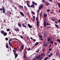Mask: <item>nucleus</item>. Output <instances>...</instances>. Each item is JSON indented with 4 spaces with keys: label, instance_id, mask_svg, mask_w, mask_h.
<instances>
[{
    "label": "nucleus",
    "instance_id": "nucleus-29",
    "mask_svg": "<svg viewBox=\"0 0 60 60\" xmlns=\"http://www.w3.org/2000/svg\"><path fill=\"white\" fill-rule=\"evenodd\" d=\"M19 6H20V7H19L20 8H23V7L21 5H20Z\"/></svg>",
    "mask_w": 60,
    "mask_h": 60
},
{
    "label": "nucleus",
    "instance_id": "nucleus-64",
    "mask_svg": "<svg viewBox=\"0 0 60 60\" xmlns=\"http://www.w3.org/2000/svg\"><path fill=\"white\" fill-rule=\"evenodd\" d=\"M49 57H51V55H49Z\"/></svg>",
    "mask_w": 60,
    "mask_h": 60
},
{
    "label": "nucleus",
    "instance_id": "nucleus-35",
    "mask_svg": "<svg viewBox=\"0 0 60 60\" xmlns=\"http://www.w3.org/2000/svg\"><path fill=\"white\" fill-rule=\"evenodd\" d=\"M5 39L6 41H7L8 40V38H5Z\"/></svg>",
    "mask_w": 60,
    "mask_h": 60
},
{
    "label": "nucleus",
    "instance_id": "nucleus-62",
    "mask_svg": "<svg viewBox=\"0 0 60 60\" xmlns=\"http://www.w3.org/2000/svg\"><path fill=\"white\" fill-rule=\"evenodd\" d=\"M30 38L31 39V40H33V38H32L31 37H30Z\"/></svg>",
    "mask_w": 60,
    "mask_h": 60
},
{
    "label": "nucleus",
    "instance_id": "nucleus-49",
    "mask_svg": "<svg viewBox=\"0 0 60 60\" xmlns=\"http://www.w3.org/2000/svg\"><path fill=\"white\" fill-rule=\"evenodd\" d=\"M36 21H38V17H37L36 18Z\"/></svg>",
    "mask_w": 60,
    "mask_h": 60
},
{
    "label": "nucleus",
    "instance_id": "nucleus-40",
    "mask_svg": "<svg viewBox=\"0 0 60 60\" xmlns=\"http://www.w3.org/2000/svg\"><path fill=\"white\" fill-rule=\"evenodd\" d=\"M39 37H40V38H41V39L42 38V36H41V35H40L39 36Z\"/></svg>",
    "mask_w": 60,
    "mask_h": 60
},
{
    "label": "nucleus",
    "instance_id": "nucleus-6",
    "mask_svg": "<svg viewBox=\"0 0 60 60\" xmlns=\"http://www.w3.org/2000/svg\"><path fill=\"white\" fill-rule=\"evenodd\" d=\"M42 8H43V6L40 5L38 9L39 10H40L41 9H42Z\"/></svg>",
    "mask_w": 60,
    "mask_h": 60
},
{
    "label": "nucleus",
    "instance_id": "nucleus-46",
    "mask_svg": "<svg viewBox=\"0 0 60 60\" xmlns=\"http://www.w3.org/2000/svg\"><path fill=\"white\" fill-rule=\"evenodd\" d=\"M24 58H26V54H25L24 55Z\"/></svg>",
    "mask_w": 60,
    "mask_h": 60
},
{
    "label": "nucleus",
    "instance_id": "nucleus-53",
    "mask_svg": "<svg viewBox=\"0 0 60 60\" xmlns=\"http://www.w3.org/2000/svg\"><path fill=\"white\" fill-rule=\"evenodd\" d=\"M55 24H57V23H58V22H55Z\"/></svg>",
    "mask_w": 60,
    "mask_h": 60
},
{
    "label": "nucleus",
    "instance_id": "nucleus-5",
    "mask_svg": "<svg viewBox=\"0 0 60 60\" xmlns=\"http://www.w3.org/2000/svg\"><path fill=\"white\" fill-rule=\"evenodd\" d=\"M14 54L15 56V58H17V57L18 56V54L17 53H15V52H14Z\"/></svg>",
    "mask_w": 60,
    "mask_h": 60
},
{
    "label": "nucleus",
    "instance_id": "nucleus-51",
    "mask_svg": "<svg viewBox=\"0 0 60 60\" xmlns=\"http://www.w3.org/2000/svg\"><path fill=\"white\" fill-rule=\"evenodd\" d=\"M20 37L21 38H22V39H23V37L22 36H20Z\"/></svg>",
    "mask_w": 60,
    "mask_h": 60
},
{
    "label": "nucleus",
    "instance_id": "nucleus-41",
    "mask_svg": "<svg viewBox=\"0 0 60 60\" xmlns=\"http://www.w3.org/2000/svg\"><path fill=\"white\" fill-rule=\"evenodd\" d=\"M7 30L8 32V31H10V30L8 29H7Z\"/></svg>",
    "mask_w": 60,
    "mask_h": 60
},
{
    "label": "nucleus",
    "instance_id": "nucleus-4",
    "mask_svg": "<svg viewBox=\"0 0 60 60\" xmlns=\"http://www.w3.org/2000/svg\"><path fill=\"white\" fill-rule=\"evenodd\" d=\"M41 57H42L41 55H40L36 57L35 58L37 59H38L39 58H41Z\"/></svg>",
    "mask_w": 60,
    "mask_h": 60
},
{
    "label": "nucleus",
    "instance_id": "nucleus-48",
    "mask_svg": "<svg viewBox=\"0 0 60 60\" xmlns=\"http://www.w3.org/2000/svg\"><path fill=\"white\" fill-rule=\"evenodd\" d=\"M50 43H51L52 44H53V41H51L50 42Z\"/></svg>",
    "mask_w": 60,
    "mask_h": 60
},
{
    "label": "nucleus",
    "instance_id": "nucleus-11",
    "mask_svg": "<svg viewBox=\"0 0 60 60\" xmlns=\"http://www.w3.org/2000/svg\"><path fill=\"white\" fill-rule=\"evenodd\" d=\"M42 12H41L39 14V17L41 18L42 17Z\"/></svg>",
    "mask_w": 60,
    "mask_h": 60
},
{
    "label": "nucleus",
    "instance_id": "nucleus-2",
    "mask_svg": "<svg viewBox=\"0 0 60 60\" xmlns=\"http://www.w3.org/2000/svg\"><path fill=\"white\" fill-rule=\"evenodd\" d=\"M0 33H1V34H3L4 36H6V35H7V33L4 32V30H1Z\"/></svg>",
    "mask_w": 60,
    "mask_h": 60
},
{
    "label": "nucleus",
    "instance_id": "nucleus-45",
    "mask_svg": "<svg viewBox=\"0 0 60 60\" xmlns=\"http://www.w3.org/2000/svg\"><path fill=\"white\" fill-rule=\"evenodd\" d=\"M58 56V54L57 53H56V56Z\"/></svg>",
    "mask_w": 60,
    "mask_h": 60
},
{
    "label": "nucleus",
    "instance_id": "nucleus-36",
    "mask_svg": "<svg viewBox=\"0 0 60 60\" xmlns=\"http://www.w3.org/2000/svg\"><path fill=\"white\" fill-rule=\"evenodd\" d=\"M45 0H42L41 1V2L42 3H44V2H45Z\"/></svg>",
    "mask_w": 60,
    "mask_h": 60
},
{
    "label": "nucleus",
    "instance_id": "nucleus-52",
    "mask_svg": "<svg viewBox=\"0 0 60 60\" xmlns=\"http://www.w3.org/2000/svg\"><path fill=\"white\" fill-rule=\"evenodd\" d=\"M55 45H57V43L55 42L54 43Z\"/></svg>",
    "mask_w": 60,
    "mask_h": 60
},
{
    "label": "nucleus",
    "instance_id": "nucleus-14",
    "mask_svg": "<svg viewBox=\"0 0 60 60\" xmlns=\"http://www.w3.org/2000/svg\"><path fill=\"white\" fill-rule=\"evenodd\" d=\"M22 25L23 27H25V28H26V25H24V24H22Z\"/></svg>",
    "mask_w": 60,
    "mask_h": 60
},
{
    "label": "nucleus",
    "instance_id": "nucleus-27",
    "mask_svg": "<svg viewBox=\"0 0 60 60\" xmlns=\"http://www.w3.org/2000/svg\"><path fill=\"white\" fill-rule=\"evenodd\" d=\"M24 54H26V50H25L24 52Z\"/></svg>",
    "mask_w": 60,
    "mask_h": 60
},
{
    "label": "nucleus",
    "instance_id": "nucleus-12",
    "mask_svg": "<svg viewBox=\"0 0 60 60\" xmlns=\"http://www.w3.org/2000/svg\"><path fill=\"white\" fill-rule=\"evenodd\" d=\"M49 4H50V3L48 2H47L45 3L46 5V6H49Z\"/></svg>",
    "mask_w": 60,
    "mask_h": 60
},
{
    "label": "nucleus",
    "instance_id": "nucleus-16",
    "mask_svg": "<svg viewBox=\"0 0 60 60\" xmlns=\"http://www.w3.org/2000/svg\"><path fill=\"white\" fill-rule=\"evenodd\" d=\"M39 42H37L35 44V46H37L38 45H39Z\"/></svg>",
    "mask_w": 60,
    "mask_h": 60
},
{
    "label": "nucleus",
    "instance_id": "nucleus-9",
    "mask_svg": "<svg viewBox=\"0 0 60 60\" xmlns=\"http://www.w3.org/2000/svg\"><path fill=\"white\" fill-rule=\"evenodd\" d=\"M20 14H21V15H22V16H23V17H25V16H24V14L22 12H20Z\"/></svg>",
    "mask_w": 60,
    "mask_h": 60
},
{
    "label": "nucleus",
    "instance_id": "nucleus-31",
    "mask_svg": "<svg viewBox=\"0 0 60 60\" xmlns=\"http://www.w3.org/2000/svg\"><path fill=\"white\" fill-rule=\"evenodd\" d=\"M32 50V49H31V48H28V51H29V50Z\"/></svg>",
    "mask_w": 60,
    "mask_h": 60
},
{
    "label": "nucleus",
    "instance_id": "nucleus-54",
    "mask_svg": "<svg viewBox=\"0 0 60 60\" xmlns=\"http://www.w3.org/2000/svg\"><path fill=\"white\" fill-rule=\"evenodd\" d=\"M49 1L50 2H52V0H49Z\"/></svg>",
    "mask_w": 60,
    "mask_h": 60
},
{
    "label": "nucleus",
    "instance_id": "nucleus-42",
    "mask_svg": "<svg viewBox=\"0 0 60 60\" xmlns=\"http://www.w3.org/2000/svg\"><path fill=\"white\" fill-rule=\"evenodd\" d=\"M50 55L51 56H53V53H50Z\"/></svg>",
    "mask_w": 60,
    "mask_h": 60
},
{
    "label": "nucleus",
    "instance_id": "nucleus-59",
    "mask_svg": "<svg viewBox=\"0 0 60 60\" xmlns=\"http://www.w3.org/2000/svg\"><path fill=\"white\" fill-rule=\"evenodd\" d=\"M22 49H20V52H22Z\"/></svg>",
    "mask_w": 60,
    "mask_h": 60
},
{
    "label": "nucleus",
    "instance_id": "nucleus-15",
    "mask_svg": "<svg viewBox=\"0 0 60 60\" xmlns=\"http://www.w3.org/2000/svg\"><path fill=\"white\" fill-rule=\"evenodd\" d=\"M44 34V36H45V37H47L48 36V35L46 33H45Z\"/></svg>",
    "mask_w": 60,
    "mask_h": 60
},
{
    "label": "nucleus",
    "instance_id": "nucleus-44",
    "mask_svg": "<svg viewBox=\"0 0 60 60\" xmlns=\"http://www.w3.org/2000/svg\"><path fill=\"white\" fill-rule=\"evenodd\" d=\"M47 11H48V12H49V11H50V9H47Z\"/></svg>",
    "mask_w": 60,
    "mask_h": 60
},
{
    "label": "nucleus",
    "instance_id": "nucleus-21",
    "mask_svg": "<svg viewBox=\"0 0 60 60\" xmlns=\"http://www.w3.org/2000/svg\"><path fill=\"white\" fill-rule=\"evenodd\" d=\"M55 26L56 27H57V28H59V26H58L57 25V24H55Z\"/></svg>",
    "mask_w": 60,
    "mask_h": 60
},
{
    "label": "nucleus",
    "instance_id": "nucleus-25",
    "mask_svg": "<svg viewBox=\"0 0 60 60\" xmlns=\"http://www.w3.org/2000/svg\"><path fill=\"white\" fill-rule=\"evenodd\" d=\"M26 3L27 4L28 6H28H29V5H29V4H28V1H27L26 2Z\"/></svg>",
    "mask_w": 60,
    "mask_h": 60
},
{
    "label": "nucleus",
    "instance_id": "nucleus-58",
    "mask_svg": "<svg viewBox=\"0 0 60 60\" xmlns=\"http://www.w3.org/2000/svg\"><path fill=\"white\" fill-rule=\"evenodd\" d=\"M27 15L28 16H29V12H28L27 13Z\"/></svg>",
    "mask_w": 60,
    "mask_h": 60
},
{
    "label": "nucleus",
    "instance_id": "nucleus-20",
    "mask_svg": "<svg viewBox=\"0 0 60 60\" xmlns=\"http://www.w3.org/2000/svg\"><path fill=\"white\" fill-rule=\"evenodd\" d=\"M57 4H58V6L59 7V8L60 7V3L59 2H57Z\"/></svg>",
    "mask_w": 60,
    "mask_h": 60
},
{
    "label": "nucleus",
    "instance_id": "nucleus-50",
    "mask_svg": "<svg viewBox=\"0 0 60 60\" xmlns=\"http://www.w3.org/2000/svg\"><path fill=\"white\" fill-rule=\"evenodd\" d=\"M8 46L7 45H6V47L7 48H8Z\"/></svg>",
    "mask_w": 60,
    "mask_h": 60
},
{
    "label": "nucleus",
    "instance_id": "nucleus-7",
    "mask_svg": "<svg viewBox=\"0 0 60 60\" xmlns=\"http://www.w3.org/2000/svg\"><path fill=\"white\" fill-rule=\"evenodd\" d=\"M28 26L30 28H32V27H33V26L30 25L29 24H28Z\"/></svg>",
    "mask_w": 60,
    "mask_h": 60
},
{
    "label": "nucleus",
    "instance_id": "nucleus-37",
    "mask_svg": "<svg viewBox=\"0 0 60 60\" xmlns=\"http://www.w3.org/2000/svg\"><path fill=\"white\" fill-rule=\"evenodd\" d=\"M49 51H51L52 50V49L51 48H50L49 49Z\"/></svg>",
    "mask_w": 60,
    "mask_h": 60
},
{
    "label": "nucleus",
    "instance_id": "nucleus-17",
    "mask_svg": "<svg viewBox=\"0 0 60 60\" xmlns=\"http://www.w3.org/2000/svg\"><path fill=\"white\" fill-rule=\"evenodd\" d=\"M14 30L15 31H19V29H14Z\"/></svg>",
    "mask_w": 60,
    "mask_h": 60
},
{
    "label": "nucleus",
    "instance_id": "nucleus-3",
    "mask_svg": "<svg viewBox=\"0 0 60 60\" xmlns=\"http://www.w3.org/2000/svg\"><path fill=\"white\" fill-rule=\"evenodd\" d=\"M0 11H3V12L4 13H5V8L4 7H3V9L1 8H0Z\"/></svg>",
    "mask_w": 60,
    "mask_h": 60
},
{
    "label": "nucleus",
    "instance_id": "nucleus-56",
    "mask_svg": "<svg viewBox=\"0 0 60 60\" xmlns=\"http://www.w3.org/2000/svg\"><path fill=\"white\" fill-rule=\"evenodd\" d=\"M15 40H16V39L15 38H12V40L13 41V40H15Z\"/></svg>",
    "mask_w": 60,
    "mask_h": 60
},
{
    "label": "nucleus",
    "instance_id": "nucleus-23",
    "mask_svg": "<svg viewBox=\"0 0 60 60\" xmlns=\"http://www.w3.org/2000/svg\"><path fill=\"white\" fill-rule=\"evenodd\" d=\"M44 46H45L47 47V46H48V44H44Z\"/></svg>",
    "mask_w": 60,
    "mask_h": 60
},
{
    "label": "nucleus",
    "instance_id": "nucleus-34",
    "mask_svg": "<svg viewBox=\"0 0 60 60\" xmlns=\"http://www.w3.org/2000/svg\"><path fill=\"white\" fill-rule=\"evenodd\" d=\"M43 58V57H41V58H40L38 60H41V59H42Z\"/></svg>",
    "mask_w": 60,
    "mask_h": 60
},
{
    "label": "nucleus",
    "instance_id": "nucleus-26",
    "mask_svg": "<svg viewBox=\"0 0 60 60\" xmlns=\"http://www.w3.org/2000/svg\"><path fill=\"white\" fill-rule=\"evenodd\" d=\"M57 41L58 42H59V43H60V40L59 39H57Z\"/></svg>",
    "mask_w": 60,
    "mask_h": 60
},
{
    "label": "nucleus",
    "instance_id": "nucleus-10",
    "mask_svg": "<svg viewBox=\"0 0 60 60\" xmlns=\"http://www.w3.org/2000/svg\"><path fill=\"white\" fill-rule=\"evenodd\" d=\"M11 40H9L8 41V42H9V45L11 47H12V46H11Z\"/></svg>",
    "mask_w": 60,
    "mask_h": 60
},
{
    "label": "nucleus",
    "instance_id": "nucleus-13",
    "mask_svg": "<svg viewBox=\"0 0 60 60\" xmlns=\"http://www.w3.org/2000/svg\"><path fill=\"white\" fill-rule=\"evenodd\" d=\"M28 7H31V8L34 7V5H31L30 6V5H29Z\"/></svg>",
    "mask_w": 60,
    "mask_h": 60
},
{
    "label": "nucleus",
    "instance_id": "nucleus-22",
    "mask_svg": "<svg viewBox=\"0 0 60 60\" xmlns=\"http://www.w3.org/2000/svg\"><path fill=\"white\" fill-rule=\"evenodd\" d=\"M55 26L56 27H57V28H59V26H58L57 25V24H55Z\"/></svg>",
    "mask_w": 60,
    "mask_h": 60
},
{
    "label": "nucleus",
    "instance_id": "nucleus-24",
    "mask_svg": "<svg viewBox=\"0 0 60 60\" xmlns=\"http://www.w3.org/2000/svg\"><path fill=\"white\" fill-rule=\"evenodd\" d=\"M48 16V15L46 14H44V17H46Z\"/></svg>",
    "mask_w": 60,
    "mask_h": 60
},
{
    "label": "nucleus",
    "instance_id": "nucleus-55",
    "mask_svg": "<svg viewBox=\"0 0 60 60\" xmlns=\"http://www.w3.org/2000/svg\"><path fill=\"white\" fill-rule=\"evenodd\" d=\"M34 4H35V5H37V3H35Z\"/></svg>",
    "mask_w": 60,
    "mask_h": 60
},
{
    "label": "nucleus",
    "instance_id": "nucleus-47",
    "mask_svg": "<svg viewBox=\"0 0 60 60\" xmlns=\"http://www.w3.org/2000/svg\"><path fill=\"white\" fill-rule=\"evenodd\" d=\"M24 45H23L22 46V49H23L24 48Z\"/></svg>",
    "mask_w": 60,
    "mask_h": 60
},
{
    "label": "nucleus",
    "instance_id": "nucleus-38",
    "mask_svg": "<svg viewBox=\"0 0 60 60\" xmlns=\"http://www.w3.org/2000/svg\"><path fill=\"white\" fill-rule=\"evenodd\" d=\"M32 3L33 5H34V4H35V3L34 1H32Z\"/></svg>",
    "mask_w": 60,
    "mask_h": 60
},
{
    "label": "nucleus",
    "instance_id": "nucleus-61",
    "mask_svg": "<svg viewBox=\"0 0 60 60\" xmlns=\"http://www.w3.org/2000/svg\"><path fill=\"white\" fill-rule=\"evenodd\" d=\"M9 13H10V14L11 15V13L10 12V11H9Z\"/></svg>",
    "mask_w": 60,
    "mask_h": 60
},
{
    "label": "nucleus",
    "instance_id": "nucleus-57",
    "mask_svg": "<svg viewBox=\"0 0 60 60\" xmlns=\"http://www.w3.org/2000/svg\"><path fill=\"white\" fill-rule=\"evenodd\" d=\"M58 22L59 23H60V19H59V21H58Z\"/></svg>",
    "mask_w": 60,
    "mask_h": 60
},
{
    "label": "nucleus",
    "instance_id": "nucleus-19",
    "mask_svg": "<svg viewBox=\"0 0 60 60\" xmlns=\"http://www.w3.org/2000/svg\"><path fill=\"white\" fill-rule=\"evenodd\" d=\"M18 25L20 27H21V25L20 23H18Z\"/></svg>",
    "mask_w": 60,
    "mask_h": 60
},
{
    "label": "nucleus",
    "instance_id": "nucleus-8",
    "mask_svg": "<svg viewBox=\"0 0 60 60\" xmlns=\"http://www.w3.org/2000/svg\"><path fill=\"white\" fill-rule=\"evenodd\" d=\"M37 24V26L38 27H39V21H37L36 22Z\"/></svg>",
    "mask_w": 60,
    "mask_h": 60
},
{
    "label": "nucleus",
    "instance_id": "nucleus-30",
    "mask_svg": "<svg viewBox=\"0 0 60 60\" xmlns=\"http://www.w3.org/2000/svg\"><path fill=\"white\" fill-rule=\"evenodd\" d=\"M14 49L15 50H16V51H17V48H14Z\"/></svg>",
    "mask_w": 60,
    "mask_h": 60
},
{
    "label": "nucleus",
    "instance_id": "nucleus-18",
    "mask_svg": "<svg viewBox=\"0 0 60 60\" xmlns=\"http://www.w3.org/2000/svg\"><path fill=\"white\" fill-rule=\"evenodd\" d=\"M33 19H32V21H34V20L35 19V17L34 16H33Z\"/></svg>",
    "mask_w": 60,
    "mask_h": 60
},
{
    "label": "nucleus",
    "instance_id": "nucleus-33",
    "mask_svg": "<svg viewBox=\"0 0 60 60\" xmlns=\"http://www.w3.org/2000/svg\"><path fill=\"white\" fill-rule=\"evenodd\" d=\"M47 40L48 41H50V38H49L48 39H47Z\"/></svg>",
    "mask_w": 60,
    "mask_h": 60
},
{
    "label": "nucleus",
    "instance_id": "nucleus-32",
    "mask_svg": "<svg viewBox=\"0 0 60 60\" xmlns=\"http://www.w3.org/2000/svg\"><path fill=\"white\" fill-rule=\"evenodd\" d=\"M13 52H14L15 53H16V51H15L14 50H13Z\"/></svg>",
    "mask_w": 60,
    "mask_h": 60
},
{
    "label": "nucleus",
    "instance_id": "nucleus-63",
    "mask_svg": "<svg viewBox=\"0 0 60 60\" xmlns=\"http://www.w3.org/2000/svg\"><path fill=\"white\" fill-rule=\"evenodd\" d=\"M33 41H36V40H35V39H34Z\"/></svg>",
    "mask_w": 60,
    "mask_h": 60
},
{
    "label": "nucleus",
    "instance_id": "nucleus-43",
    "mask_svg": "<svg viewBox=\"0 0 60 60\" xmlns=\"http://www.w3.org/2000/svg\"><path fill=\"white\" fill-rule=\"evenodd\" d=\"M52 21H55V20H54V19L53 18L52 19Z\"/></svg>",
    "mask_w": 60,
    "mask_h": 60
},
{
    "label": "nucleus",
    "instance_id": "nucleus-28",
    "mask_svg": "<svg viewBox=\"0 0 60 60\" xmlns=\"http://www.w3.org/2000/svg\"><path fill=\"white\" fill-rule=\"evenodd\" d=\"M48 57H46L45 58L44 60H47V59H48Z\"/></svg>",
    "mask_w": 60,
    "mask_h": 60
},
{
    "label": "nucleus",
    "instance_id": "nucleus-39",
    "mask_svg": "<svg viewBox=\"0 0 60 60\" xmlns=\"http://www.w3.org/2000/svg\"><path fill=\"white\" fill-rule=\"evenodd\" d=\"M31 13H33V14H35V13H34V12H33V11H32Z\"/></svg>",
    "mask_w": 60,
    "mask_h": 60
},
{
    "label": "nucleus",
    "instance_id": "nucleus-60",
    "mask_svg": "<svg viewBox=\"0 0 60 60\" xmlns=\"http://www.w3.org/2000/svg\"><path fill=\"white\" fill-rule=\"evenodd\" d=\"M39 10H38L37 11V13H39Z\"/></svg>",
    "mask_w": 60,
    "mask_h": 60
},
{
    "label": "nucleus",
    "instance_id": "nucleus-1",
    "mask_svg": "<svg viewBox=\"0 0 60 60\" xmlns=\"http://www.w3.org/2000/svg\"><path fill=\"white\" fill-rule=\"evenodd\" d=\"M44 25L45 27H46V25H47V26H51V25L49 23H48V22H47L46 23V20H45V19H44Z\"/></svg>",
    "mask_w": 60,
    "mask_h": 60
}]
</instances>
